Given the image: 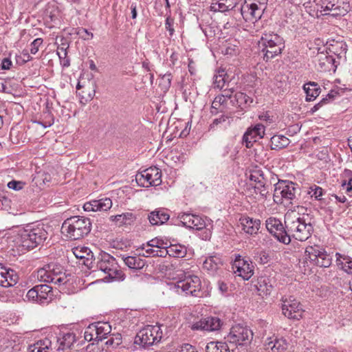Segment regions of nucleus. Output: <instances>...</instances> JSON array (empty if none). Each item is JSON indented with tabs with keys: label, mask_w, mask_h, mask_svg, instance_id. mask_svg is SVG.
<instances>
[{
	"label": "nucleus",
	"mask_w": 352,
	"mask_h": 352,
	"mask_svg": "<svg viewBox=\"0 0 352 352\" xmlns=\"http://www.w3.org/2000/svg\"><path fill=\"white\" fill-rule=\"evenodd\" d=\"M74 342V334L71 333L64 334L62 338L58 339V342L59 343L58 351H64L65 349H69Z\"/></svg>",
	"instance_id": "nucleus-34"
},
{
	"label": "nucleus",
	"mask_w": 352,
	"mask_h": 352,
	"mask_svg": "<svg viewBox=\"0 0 352 352\" xmlns=\"http://www.w3.org/2000/svg\"><path fill=\"white\" fill-rule=\"evenodd\" d=\"M162 338V331L159 326H148L138 333L135 343L146 348L159 342Z\"/></svg>",
	"instance_id": "nucleus-7"
},
{
	"label": "nucleus",
	"mask_w": 352,
	"mask_h": 352,
	"mask_svg": "<svg viewBox=\"0 0 352 352\" xmlns=\"http://www.w3.org/2000/svg\"><path fill=\"white\" fill-rule=\"evenodd\" d=\"M336 264L347 274H352V257L347 254L336 253Z\"/></svg>",
	"instance_id": "nucleus-25"
},
{
	"label": "nucleus",
	"mask_w": 352,
	"mask_h": 352,
	"mask_svg": "<svg viewBox=\"0 0 352 352\" xmlns=\"http://www.w3.org/2000/svg\"><path fill=\"white\" fill-rule=\"evenodd\" d=\"M19 276L12 269L0 265V285L8 287L16 284Z\"/></svg>",
	"instance_id": "nucleus-19"
},
{
	"label": "nucleus",
	"mask_w": 352,
	"mask_h": 352,
	"mask_svg": "<svg viewBox=\"0 0 352 352\" xmlns=\"http://www.w3.org/2000/svg\"><path fill=\"white\" fill-rule=\"evenodd\" d=\"M234 91L233 88H228L227 87L223 91V94L220 95L223 98H225L226 100V98H231L232 93Z\"/></svg>",
	"instance_id": "nucleus-63"
},
{
	"label": "nucleus",
	"mask_w": 352,
	"mask_h": 352,
	"mask_svg": "<svg viewBox=\"0 0 352 352\" xmlns=\"http://www.w3.org/2000/svg\"><path fill=\"white\" fill-rule=\"evenodd\" d=\"M37 278L41 281L53 283L57 285H63L69 280L64 272V267L58 263H50L45 265L37 272Z\"/></svg>",
	"instance_id": "nucleus-5"
},
{
	"label": "nucleus",
	"mask_w": 352,
	"mask_h": 352,
	"mask_svg": "<svg viewBox=\"0 0 352 352\" xmlns=\"http://www.w3.org/2000/svg\"><path fill=\"white\" fill-rule=\"evenodd\" d=\"M306 260L320 267H329L331 265L332 257L318 245L308 246L305 252Z\"/></svg>",
	"instance_id": "nucleus-8"
},
{
	"label": "nucleus",
	"mask_w": 352,
	"mask_h": 352,
	"mask_svg": "<svg viewBox=\"0 0 352 352\" xmlns=\"http://www.w3.org/2000/svg\"><path fill=\"white\" fill-rule=\"evenodd\" d=\"M338 95V92L331 91L329 93L325 98H322L318 103L315 104L311 109L310 113L314 114L316 111H317L322 105L327 104L330 101H333Z\"/></svg>",
	"instance_id": "nucleus-40"
},
{
	"label": "nucleus",
	"mask_w": 352,
	"mask_h": 352,
	"mask_svg": "<svg viewBox=\"0 0 352 352\" xmlns=\"http://www.w3.org/2000/svg\"><path fill=\"white\" fill-rule=\"evenodd\" d=\"M228 76L224 70L218 72V74H216L214 77V85L216 87L222 89L227 82Z\"/></svg>",
	"instance_id": "nucleus-42"
},
{
	"label": "nucleus",
	"mask_w": 352,
	"mask_h": 352,
	"mask_svg": "<svg viewBox=\"0 0 352 352\" xmlns=\"http://www.w3.org/2000/svg\"><path fill=\"white\" fill-rule=\"evenodd\" d=\"M110 219L112 221H115L117 226H122V225L130 224L134 221L135 217L131 212H126L121 214L111 216Z\"/></svg>",
	"instance_id": "nucleus-33"
},
{
	"label": "nucleus",
	"mask_w": 352,
	"mask_h": 352,
	"mask_svg": "<svg viewBox=\"0 0 352 352\" xmlns=\"http://www.w3.org/2000/svg\"><path fill=\"white\" fill-rule=\"evenodd\" d=\"M12 66V61L8 58H5L2 60L1 69H10Z\"/></svg>",
	"instance_id": "nucleus-64"
},
{
	"label": "nucleus",
	"mask_w": 352,
	"mask_h": 352,
	"mask_svg": "<svg viewBox=\"0 0 352 352\" xmlns=\"http://www.w3.org/2000/svg\"><path fill=\"white\" fill-rule=\"evenodd\" d=\"M285 223L290 240L294 238L300 241H305L311 235L313 226L310 222H306L304 217H288Z\"/></svg>",
	"instance_id": "nucleus-4"
},
{
	"label": "nucleus",
	"mask_w": 352,
	"mask_h": 352,
	"mask_svg": "<svg viewBox=\"0 0 352 352\" xmlns=\"http://www.w3.org/2000/svg\"><path fill=\"white\" fill-rule=\"evenodd\" d=\"M167 243H165L162 239L155 238L148 241V245H151V248H164Z\"/></svg>",
	"instance_id": "nucleus-56"
},
{
	"label": "nucleus",
	"mask_w": 352,
	"mask_h": 352,
	"mask_svg": "<svg viewBox=\"0 0 352 352\" xmlns=\"http://www.w3.org/2000/svg\"><path fill=\"white\" fill-rule=\"evenodd\" d=\"M232 102L243 109L253 102V99L243 92H238L234 95V100Z\"/></svg>",
	"instance_id": "nucleus-32"
},
{
	"label": "nucleus",
	"mask_w": 352,
	"mask_h": 352,
	"mask_svg": "<svg viewBox=\"0 0 352 352\" xmlns=\"http://www.w3.org/2000/svg\"><path fill=\"white\" fill-rule=\"evenodd\" d=\"M297 184L288 181H278L274 185L273 195L274 201L276 204H284L285 201L292 204V201L296 199Z\"/></svg>",
	"instance_id": "nucleus-6"
},
{
	"label": "nucleus",
	"mask_w": 352,
	"mask_h": 352,
	"mask_svg": "<svg viewBox=\"0 0 352 352\" xmlns=\"http://www.w3.org/2000/svg\"><path fill=\"white\" fill-rule=\"evenodd\" d=\"M49 340H40L28 347V352H47Z\"/></svg>",
	"instance_id": "nucleus-43"
},
{
	"label": "nucleus",
	"mask_w": 352,
	"mask_h": 352,
	"mask_svg": "<svg viewBox=\"0 0 352 352\" xmlns=\"http://www.w3.org/2000/svg\"><path fill=\"white\" fill-rule=\"evenodd\" d=\"M175 287L177 289V292L178 293L179 292V290L181 289L182 292L186 294L197 296V292L200 291L201 283L199 277L194 276L177 282Z\"/></svg>",
	"instance_id": "nucleus-15"
},
{
	"label": "nucleus",
	"mask_w": 352,
	"mask_h": 352,
	"mask_svg": "<svg viewBox=\"0 0 352 352\" xmlns=\"http://www.w3.org/2000/svg\"><path fill=\"white\" fill-rule=\"evenodd\" d=\"M222 265L221 259L217 256H209L203 263V268L210 273L215 272Z\"/></svg>",
	"instance_id": "nucleus-31"
},
{
	"label": "nucleus",
	"mask_w": 352,
	"mask_h": 352,
	"mask_svg": "<svg viewBox=\"0 0 352 352\" xmlns=\"http://www.w3.org/2000/svg\"><path fill=\"white\" fill-rule=\"evenodd\" d=\"M221 324L222 322L219 318L207 317L193 323L192 329L214 331L219 330Z\"/></svg>",
	"instance_id": "nucleus-17"
},
{
	"label": "nucleus",
	"mask_w": 352,
	"mask_h": 352,
	"mask_svg": "<svg viewBox=\"0 0 352 352\" xmlns=\"http://www.w3.org/2000/svg\"><path fill=\"white\" fill-rule=\"evenodd\" d=\"M281 301L282 311L285 316L293 320L302 318L305 310L300 302L294 296L283 297Z\"/></svg>",
	"instance_id": "nucleus-9"
},
{
	"label": "nucleus",
	"mask_w": 352,
	"mask_h": 352,
	"mask_svg": "<svg viewBox=\"0 0 352 352\" xmlns=\"http://www.w3.org/2000/svg\"><path fill=\"white\" fill-rule=\"evenodd\" d=\"M193 216L194 214L191 213H182L178 215V219L184 226L190 228Z\"/></svg>",
	"instance_id": "nucleus-48"
},
{
	"label": "nucleus",
	"mask_w": 352,
	"mask_h": 352,
	"mask_svg": "<svg viewBox=\"0 0 352 352\" xmlns=\"http://www.w3.org/2000/svg\"><path fill=\"white\" fill-rule=\"evenodd\" d=\"M25 183L22 181L12 180L9 182L7 186L10 189L14 190H20L24 188Z\"/></svg>",
	"instance_id": "nucleus-54"
},
{
	"label": "nucleus",
	"mask_w": 352,
	"mask_h": 352,
	"mask_svg": "<svg viewBox=\"0 0 352 352\" xmlns=\"http://www.w3.org/2000/svg\"><path fill=\"white\" fill-rule=\"evenodd\" d=\"M173 19L170 17H167L166 19L165 23V28L169 32L170 36H173L174 34V28H173Z\"/></svg>",
	"instance_id": "nucleus-58"
},
{
	"label": "nucleus",
	"mask_w": 352,
	"mask_h": 352,
	"mask_svg": "<svg viewBox=\"0 0 352 352\" xmlns=\"http://www.w3.org/2000/svg\"><path fill=\"white\" fill-rule=\"evenodd\" d=\"M26 298L28 300L38 302V285L34 286L28 292Z\"/></svg>",
	"instance_id": "nucleus-53"
},
{
	"label": "nucleus",
	"mask_w": 352,
	"mask_h": 352,
	"mask_svg": "<svg viewBox=\"0 0 352 352\" xmlns=\"http://www.w3.org/2000/svg\"><path fill=\"white\" fill-rule=\"evenodd\" d=\"M267 179L255 184L254 186V191L257 194L258 193L263 198H267L269 194L270 185L267 184Z\"/></svg>",
	"instance_id": "nucleus-41"
},
{
	"label": "nucleus",
	"mask_w": 352,
	"mask_h": 352,
	"mask_svg": "<svg viewBox=\"0 0 352 352\" xmlns=\"http://www.w3.org/2000/svg\"><path fill=\"white\" fill-rule=\"evenodd\" d=\"M122 259L129 269L134 270H142L146 265L145 260L140 256H122Z\"/></svg>",
	"instance_id": "nucleus-26"
},
{
	"label": "nucleus",
	"mask_w": 352,
	"mask_h": 352,
	"mask_svg": "<svg viewBox=\"0 0 352 352\" xmlns=\"http://www.w3.org/2000/svg\"><path fill=\"white\" fill-rule=\"evenodd\" d=\"M38 302L41 304L51 301L54 296L52 287L47 285H38Z\"/></svg>",
	"instance_id": "nucleus-27"
},
{
	"label": "nucleus",
	"mask_w": 352,
	"mask_h": 352,
	"mask_svg": "<svg viewBox=\"0 0 352 352\" xmlns=\"http://www.w3.org/2000/svg\"><path fill=\"white\" fill-rule=\"evenodd\" d=\"M266 346L267 349H270L272 352H285L288 347L287 342L283 338H275L270 340Z\"/></svg>",
	"instance_id": "nucleus-30"
},
{
	"label": "nucleus",
	"mask_w": 352,
	"mask_h": 352,
	"mask_svg": "<svg viewBox=\"0 0 352 352\" xmlns=\"http://www.w3.org/2000/svg\"><path fill=\"white\" fill-rule=\"evenodd\" d=\"M210 11L212 12H225L226 11H228V9L226 7V3L222 0H219L216 2H212L210 6Z\"/></svg>",
	"instance_id": "nucleus-49"
},
{
	"label": "nucleus",
	"mask_w": 352,
	"mask_h": 352,
	"mask_svg": "<svg viewBox=\"0 0 352 352\" xmlns=\"http://www.w3.org/2000/svg\"><path fill=\"white\" fill-rule=\"evenodd\" d=\"M95 324L96 331L98 336V341H102L111 331V327L108 322H98Z\"/></svg>",
	"instance_id": "nucleus-35"
},
{
	"label": "nucleus",
	"mask_w": 352,
	"mask_h": 352,
	"mask_svg": "<svg viewBox=\"0 0 352 352\" xmlns=\"http://www.w3.org/2000/svg\"><path fill=\"white\" fill-rule=\"evenodd\" d=\"M169 255L173 257L183 258L187 254V249L180 244L170 245L168 246Z\"/></svg>",
	"instance_id": "nucleus-37"
},
{
	"label": "nucleus",
	"mask_w": 352,
	"mask_h": 352,
	"mask_svg": "<svg viewBox=\"0 0 352 352\" xmlns=\"http://www.w3.org/2000/svg\"><path fill=\"white\" fill-rule=\"evenodd\" d=\"M327 49L329 50L327 54H333L337 60L340 62L346 60L347 45L344 42L333 41V43L329 45Z\"/></svg>",
	"instance_id": "nucleus-22"
},
{
	"label": "nucleus",
	"mask_w": 352,
	"mask_h": 352,
	"mask_svg": "<svg viewBox=\"0 0 352 352\" xmlns=\"http://www.w3.org/2000/svg\"><path fill=\"white\" fill-rule=\"evenodd\" d=\"M249 130L255 134L258 138H261L263 136L265 128L263 124H258L255 125L253 129H250Z\"/></svg>",
	"instance_id": "nucleus-55"
},
{
	"label": "nucleus",
	"mask_w": 352,
	"mask_h": 352,
	"mask_svg": "<svg viewBox=\"0 0 352 352\" xmlns=\"http://www.w3.org/2000/svg\"><path fill=\"white\" fill-rule=\"evenodd\" d=\"M252 338V331L247 327L239 324L231 328L227 337L228 341L236 345H247L251 342Z\"/></svg>",
	"instance_id": "nucleus-11"
},
{
	"label": "nucleus",
	"mask_w": 352,
	"mask_h": 352,
	"mask_svg": "<svg viewBox=\"0 0 352 352\" xmlns=\"http://www.w3.org/2000/svg\"><path fill=\"white\" fill-rule=\"evenodd\" d=\"M276 281L273 278L261 276L258 278L256 288L262 298L270 296L274 289Z\"/></svg>",
	"instance_id": "nucleus-20"
},
{
	"label": "nucleus",
	"mask_w": 352,
	"mask_h": 352,
	"mask_svg": "<svg viewBox=\"0 0 352 352\" xmlns=\"http://www.w3.org/2000/svg\"><path fill=\"white\" fill-rule=\"evenodd\" d=\"M75 256L80 259H86L87 261L92 260L94 254L89 248L82 247L81 248H76L73 250Z\"/></svg>",
	"instance_id": "nucleus-38"
},
{
	"label": "nucleus",
	"mask_w": 352,
	"mask_h": 352,
	"mask_svg": "<svg viewBox=\"0 0 352 352\" xmlns=\"http://www.w3.org/2000/svg\"><path fill=\"white\" fill-rule=\"evenodd\" d=\"M116 258L109 254H101L97 263V268L106 274L111 267L116 266Z\"/></svg>",
	"instance_id": "nucleus-24"
},
{
	"label": "nucleus",
	"mask_w": 352,
	"mask_h": 352,
	"mask_svg": "<svg viewBox=\"0 0 352 352\" xmlns=\"http://www.w3.org/2000/svg\"><path fill=\"white\" fill-rule=\"evenodd\" d=\"M91 230V222L89 218L74 216L64 221L61 227L62 233L70 240H78L87 236Z\"/></svg>",
	"instance_id": "nucleus-1"
},
{
	"label": "nucleus",
	"mask_w": 352,
	"mask_h": 352,
	"mask_svg": "<svg viewBox=\"0 0 352 352\" xmlns=\"http://www.w3.org/2000/svg\"><path fill=\"white\" fill-rule=\"evenodd\" d=\"M84 338L88 342H90L91 340H97L98 342V336L96 331V327L94 323L89 324L86 328L84 333Z\"/></svg>",
	"instance_id": "nucleus-44"
},
{
	"label": "nucleus",
	"mask_w": 352,
	"mask_h": 352,
	"mask_svg": "<svg viewBox=\"0 0 352 352\" xmlns=\"http://www.w3.org/2000/svg\"><path fill=\"white\" fill-rule=\"evenodd\" d=\"M78 34H79L80 36H81L85 40L93 38V34L89 32L88 30L85 28L79 29Z\"/></svg>",
	"instance_id": "nucleus-59"
},
{
	"label": "nucleus",
	"mask_w": 352,
	"mask_h": 352,
	"mask_svg": "<svg viewBox=\"0 0 352 352\" xmlns=\"http://www.w3.org/2000/svg\"><path fill=\"white\" fill-rule=\"evenodd\" d=\"M124 274L123 272L119 269V267L118 266L116 268L114 274L112 277V280H124Z\"/></svg>",
	"instance_id": "nucleus-60"
},
{
	"label": "nucleus",
	"mask_w": 352,
	"mask_h": 352,
	"mask_svg": "<svg viewBox=\"0 0 352 352\" xmlns=\"http://www.w3.org/2000/svg\"><path fill=\"white\" fill-rule=\"evenodd\" d=\"M303 88L306 93V100L307 101L315 100L320 93L319 85L314 82H309L305 84Z\"/></svg>",
	"instance_id": "nucleus-28"
},
{
	"label": "nucleus",
	"mask_w": 352,
	"mask_h": 352,
	"mask_svg": "<svg viewBox=\"0 0 352 352\" xmlns=\"http://www.w3.org/2000/svg\"><path fill=\"white\" fill-rule=\"evenodd\" d=\"M48 236L43 225L27 226L21 232L19 239L20 245L26 250H30L41 245Z\"/></svg>",
	"instance_id": "nucleus-3"
},
{
	"label": "nucleus",
	"mask_w": 352,
	"mask_h": 352,
	"mask_svg": "<svg viewBox=\"0 0 352 352\" xmlns=\"http://www.w3.org/2000/svg\"><path fill=\"white\" fill-rule=\"evenodd\" d=\"M94 204L96 205V211L106 212L112 207V201L107 197L94 200Z\"/></svg>",
	"instance_id": "nucleus-39"
},
{
	"label": "nucleus",
	"mask_w": 352,
	"mask_h": 352,
	"mask_svg": "<svg viewBox=\"0 0 352 352\" xmlns=\"http://www.w3.org/2000/svg\"><path fill=\"white\" fill-rule=\"evenodd\" d=\"M205 219V218L201 216L194 214L192 220V225H191L190 228L195 229L197 230H201L205 228L206 226Z\"/></svg>",
	"instance_id": "nucleus-45"
},
{
	"label": "nucleus",
	"mask_w": 352,
	"mask_h": 352,
	"mask_svg": "<svg viewBox=\"0 0 352 352\" xmlns=\"http://www.w3.org/2000/svg\"><path fill=\"white\" fill-rule=\"evenodd\" d=\"M226 101L225 98H223L220 95L215 97L214 100H213L212 103V113H216L217 111V110L220 107L221 104H223L226 103Z\"/></svg>",
	"instance_id": "nucleus-52"
},
{
	"label": "nucleus",
	"mask_w": 352,
	"mask_h": 352,
	"mask_svg": "<svg viewBox=\"0 0 352 352\" xmlns=\"http://www.w3.org/2000/svg\"><path fill=\"white\" fill-rule=\"evenodd\" d=\"M162 172L155 166L149 167L136 175V181L139 186L148 188L157 186L162 183Z\"/></svg>",
	"instance_id": "nucleus-10"
},
{
	"label": "nucleus",
	"mask_w": 352,
	"mask_h": 352,
	"mask_svg": "<svg viewBox=\"0 0 352 352\" xmlns=\"http://www.w3.org/2000/svg\"><path fill=\"white\" fill-rule=\"evenodd\" d=\"M157 254H155V256L164 257L166 254H169L168 247L164 245V248H157Z\"/></svg>",
	"instance_id": "nucleus-61"
},
{
	"label": "nucleus",
	"mask_w": 352,
	"mask_h": 352,
	"mask_svg": "<svg viewBox=\"0 0 352 352\" xmlns=\"http://www.w3.org/2000/svg\"><path fill=\"white\" fill-rule=\"evenodd\" d=\"M232 269L236 275L244 280H248L254 274L252 266L241 256H237L234 261Z\"/></svg>",
	"instance_id": "nucleus-16"
},
{
	"label": "nucleus",
	"mask_w": 352,
	"mask_h": 352,
	"mask_svg": "<svg viewBox=\"0 0 352 352\" xmlns=\"http://www.w3.org/2000/svg\"><path fill=\"white\" fill-rule=\"evenodd\" d=\"M226 3V7L228 10H231L237 5L238 0H222Z\"/></svg>",
	"instance_id": "nucleus-62"
},
{
	"label": "nucleus",
	"mask_w": 352,
	"mask_h": 352,
	"mask_svg": "<svg viewBox=\"0 0 352 352\" xmlns=\"http://www.w3.org/2000/svg\"><path fill=\"white\" fill-rule=\"evenodd\" d=\"M43 40L40 38L34 39L30 45V52L35 54L38 51L39 46L42 44Z\"/></svg>",
	"instance_id": "nucleus-57"
},
{
	"label": "nucleus",
	"mask_w": 352,
	"mask_h": 352,
	"mask_svg": "<svg viewBox=\"0 0 352 352\" xmlns=\"http://www.w3.org/2000/svg\"><path fill=\"white\" fill-rule=\"evenodd\" d=\"M169 218L170 215L164 208H157L148 215L149 222L153 226L162 225L166 223Z\"/></svg>",
	"instance_id": "nucleus-23"
},
{
	"label": "nucleus",
	"mask_w": 352,
	"mask_h": 352,
	"mask_svg": "<svg viewBox=\"0 0 352 352\" xmlns=\"http://www.w3.org/2000/svg\"><path fill=\"white\" fill-rule=\"evenodd\" d=\"M321 8L331 11L333 16L346 15L350 10L349 2L346 0H321Z\"/></svg>",
	"instance_id": "nucleus-13"
},
{
	"label": "nucleus",
	"mask_w": 352,
	"mask_h": 352,
	"mask_svg": "<svg viewBox=\"0 0 352 352\" xmlns=\"http://www.w3.org/2000/svg\"><path fill=\"white\" fill-rule=\"evenodd\" d=\"M316 65L318 67V69L320 72H336L338 65H340V60L329 54L324 52H318L316 58Z\"/></svg>",
	"instance_id": "nucleus-14"
},
{
	"label": "nucleus",
	"mask_w": 352,
	"mask_h": 352,
	"mask_svg": "<svg viewBox=\"0 0 352 352\" xmlns=\"http://www.w3.org/2000/svg\"><path fill=\"white\" fill-rule=\"evenodd\" d=\"M206 352H230L228 344L222 342H210L206 346Z\"/></svg>",
	"instance_id": "nucleus-36"
},
{
	"label": "nucleus",
	"mask_w": 352,
	"mask_h": 352,
	"mask_svg": "<svg viewBox=\"0 0 352 352\" xmlns=\"http://www.w3.org/2000/svg\"><path fill=\"white\" fill-rule=\"evenodd\" d=\"M243 231L253 235L258 233L261 228V221L249 217H242L239 219Z\"/></svg>",
	"instance_id": "nucleus-21"
},
{
	"label": "nucleus",
	"mask_w": 352,
	"mask_h": 352,
	"mask_svg": "<svg viewBox=\"0 0 352 352\" xmlns=\"http://www.w3.org/2000/svg\"><path fill=\"white\" fill-rule=\"evenodd\" d=\"M265 226L267 230L280 242L284 244H289L291 242L286 226L284 227L279 219L274 217L268 218L265 221Z\"/></svg>",
	"instance_id": "nucleus-12"
},
{
	"label": "nucleus",
	"mask_w": 352,
	"mask_h": 352,
	"mask_svg": "<svg viewBox=\"0 0 352 352\" xmlns=\"http://www.w3.org/2000/svg\"><path fill=\"white\" fill-rule=\"evenodd\" d=\"M308 194H309L311 197H314L317 200H320V197L323 195V190L321 187L314 185L309 188Z\"/></svg>",
	"instance_id": "nucleus-50"
},
{
	"label": "nucleus",
	"mask_w": 352,
	"mask_h": 352,
	"mask_svg": "<svg viewBox=\"0 0 352 352\" xmlns=\"http://www.w3.org/2000/svg\"><path fill=\"white\" fill-rule=\"evenodd\" d=\"M141 248L144 251L142 253V256L144 257H153L155 256V254H158L155 248H151V245H148V242L146 244H143Z\"/></svg>",
	"instance_id": "nucleus-51"
},
{
	"label": "nucleus",
	"mask_w": 352,
	"mask_h": 352,
	"mask_svg": "<svg viewBox=\"0 0 352 352\" xmlns=\"http://www.w3.org/2000/svg\"><path fill=\"white\" fill-rule=\"evenodd\" d=\"M263 10L256 3H245L241 8V14L245 21H257L262 16Z\"/></svg>",
	"instance_id": "nucleus-18"
},
{
	"label": "nucleus",
	"mask_w": 352,
	"mask_h": 352,
	"mask_svg": "<svg viewBox=\"0 0 352 352\" xmlns=\"http://www.w3.org/2000/svg\"><path fill=\"white\" fill-rule=\"evenodd\" d=\"M249 178L255 184L266 179L263 171L258 168H255L250 172Z\"/></svg>",
	"instance_id": "nucleus-46"
},
{
	"label": "nucleus",
	"mask_w": 352,
	"mask_h": 352,
	"mask_svg": "<svg viewBox=\"0 0 352 352\" xmlns=\"http://www.w3.org/2000/svg\"><path fill=\"white\" fill-rule=\"evenodd\" d=\"M261 52L263 60L266 62L282 54L285 48V41L283 37L274 32H265L261 38Z\"/></svg>",
	"instance_id": "nucleus-2"
},
{
	"label": "nucleus",
	"mask_w": 352,
	"mask_h": 352,
	"mask_svg": "<svg viewBox=\"0 0 352 352\" xmlns=\"http://www.w3.org/2000/svg\"><path fill=\"white\" fill-rule=\"evenodd\" d=\"M290 143L289 138L283 135H275L270 139V147L273 150H279L287 147Z\"/></svg>",
	"instance_id": "nucleus-29"
},
{
	"label": "nucleus",
	"mask_w": 352,
	"mask_h": 352,
	"mask_svg": "<svg viewBox=\"0 0 352 352\" xmlns=\"http://www.w3.org/2000/svg\"><path fill=\"white\" fill-rule=\"evenodd\" d=\"M257 136L249 129L245 133L243 137V141L245 143L247 148H251L253 143L256 141Z\"/></svg>",
	"instance_id": "nucleus-47"
}]
</instances>
